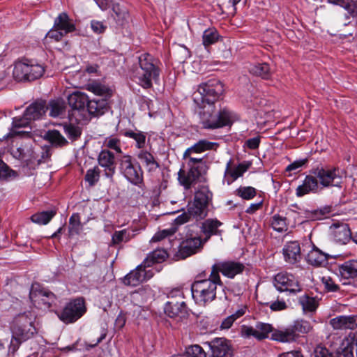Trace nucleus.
Listing matches in <instances>:
<instances>
[{
  "label": "nucleus",
  "instance_id": "nucleus-1",
  "mask_svg": "<svg viewBox=\"0 0 357 357\" xmlns=\"http://www.w3.org/2000/svg\"><path fill=\"white\" fill-rule=\"evenodd\" d=\"M342 178L340 170L336 168L326 169L317 167L310 171L302 185L297 187L296 195L303 197L310 192L316 193L319 189L330 186L341 187Z\"/></svg>",
  "mask_w": 357,
  "mask_h": 357
},
{
  "label": "nucleus",
  "instance_id": "nucleus-2",
  "mask_svg": "<svg viewBox=\"0 0 357 357\" xmlns=\"http://www.w3.org/2000/svg\"><path fill=\"white\" fill-rule=\"evenodd\" d=\"M35 319V315L30 312L15 318L10 326L12 337L8 346L9 354L14 355L23 342L32 338L37 333L34 325Z\"/></svg>",
  "mask_w": 357,
  "mask_h": 357
},
{
  "label": "nucleus",
  "instance_id": "nucleus-3",
  "mask_svg": "<svg viewBox=\"0 0 357 357\" xmlns=\"http://www.w3.org/2000/svg\"><path fill=\"white\" fill-rule=\"evenodd\" d=\"M218 286L223 287L220 274L211 271L208 278L197 280L191 285L192 296L195 302L205 306L216 298Z\"/></svg>",
  "mask_w": 357,
  "mask_h": 357
},
{
  "label": "nucleus",
  "instance_id": "nucleus-4",
  "mask_svg": "<svg viewBox=\"0 0 357 357\" xmlns=\"http://www.w3.org/2000/svg\"><path fill=\"white\" fill-rule=\"evenodd\" d=\"M213 197L212 192L206 186L201 187L195 193L194 202L190 205L188 212L178 215L174 222L181 225L191 220H201L207 215V208Z\"/></svg>",
  "mask_w": 357,
  "mask_h": 357
},
{
  "label": "nucleus",
  "instance_id": "nucleus-5",
  "mask_svg": "<svg viewBox=\"0 0 357 357\" xmlns=\"http://www.w3.org/2000/svg\"><path fill=\"white\" fill-rule=\"evenodd\" d=\"M139 68L134 74V79L144 89L152 87L153 81L159 79L160 61L149 54H142L139 57Z\"/></svg>",
  "mask_w": 357,
  "mask_h": 357
},
{
  "label": "nucleus",
  "instance_id": "nucleus-6",
  "mask_svg": "<svg viewBox=\"0 0 357 357\" xmlns=\"http://www.w3.org/2000/svg\"><path fill=\"white\" fill-rule=\"evenodd\" d=\"M199 107L202 108L199 117L203 128L215 129L230 124L231 115L228 109L224 108L216 111L211 103L204 104L203 106L200 105Z\"/></svg>",
  "mask_w": 357,
  "mask_h": 357
},
{
  "label": "nucleus",
  "instance_id": "nucleus-7",
  "mask_svg": "<svg viewBox=\"0 0 357 357\" xmlns=\"http://www.w3.org/2000/svg\"><path fill=\"white\" fill-rule=\"evenodd\" d=\"M45 67L33 59L22 58L14 63L13 75L17 82H32L40 78Z\"/></svg>",
  "mask_w": 357,
  "mask_h": 357
},
{
  "label": "nucleus",
  "instance_id": "nucleus-8",
  "mask_svg": "<svg viewBox=\"0 0 357 357\" xmlns=\"http://www.w3.org/2000/svg\"><path fill=\"white\" fill-rule=\"evenodd\" d=\"M224 91L223 84L220 81L213 79L199 85L197 90L192 96L194 101L198 105H214Z\"/></svg>",
  "mask_w": 357,
  "mask_h": 357
},
{
  "label": "nucleus",
  "instance_id": "nucleus-9",
  "mask_svg": "<svg viewBox=\"0 0 357 357\" xmlns=\"http://www.w3.org/2000/svg\"><path fill=\"white\" fill-rule=\"evenodd\" d=\"M186 160L190 167L189 171L185 173L181 169L178 172V181L185 189H190L199 181L203 174H206L208 167L203 158H188Z\"/></svg>",
  "mask_w": 357,
  "mask_h": 357
},
{
  "label": "nucleus",
  "instance_id": "nucleus-10",
  "mask_svg": "<svg viewBox=\"0 0 357 357\" xmlns=\"http://www.w3.org/2000/svg\"><path fill=\"white\" fill-rule=\"evenodd\" d=\"M119 169L126 180L132 185H139L143 183V170L131 155H124L121 158Z\"/></svg>",
  "mask_w": 357,
  "mask_h": 357
},
{
  "label": "nucleus",
  "instance_id": "nucleus-11",
  "mask_svg": "<svg viewBox=\"0 0 357 357\" xmlns=\"http://www.w3.org/2000/svg\"><path fill=\"white\" fill-rule=\"evenodd\" d=\"M86 312L84 299L79 297L69 301L58 317L65 324H72L80 319Z\"/></svg>",
  "mask_w": 357,
  "mask_h": 357
},
{
  "label": "nucleus",
  "instance_id": "nucleus-12",
  "mask_svg": "<svg viewBox=\"0 0 357 357\" xmlns=\"http://www.w3.org/2000/svg\"><path fill=\"white\" fill-rule=\"evenodd\" d=\"M274 286L280 292L297 293L301 291L298 280L291 274L279 273L274 278Z\"/></svg>",
  "mask_w": 357,
  "mask_h": 357
},
{
  "label": "nucleus",
  "instance_id": "nucleus-13",
  "mask_svg": "<svg viewBox=\"0 0 357 357\" xmlns=\"http://www.w3.org/2000/svg\"><path fill=\"white\" fill-rule=\"evenodd\" d=\"M210 349L208 357H231L233 351L229 342L223 337H217L206 342Z\"/></svg>",
  "mask_w": 357,
  "mask_h": 357
},
{
  "label": "nucleus",
  "instance_id": "nucleus-14",
  "mask_svg": "<svg viewBox=\"0 0 357 357\" xmlns=\"http://www.w3.org/2000/svg\"><path fill=\"white\" fill-rule=\"evenodd\" d=\"M29 298L35 305L44 309L50 308L56 301L53 293L33 287L30 291Z\"/></svg>",
  "mask_w": 357,
  "mask_h": 357
},
{
  "label": "nucleus",
  "instance_id": "nucleus-15",
  "mask_svg": "<svg viewBox=\"0 0 357 357\" xmlns=\"http://www.w3.org/2000/svg\"><path fill=\"white\" fill-rule=\"evenodd\" d=\"M148 268L142 263L139 265L135 269L131 271L123 278V283L126 285L136 287L144 281L150 279L153 277V272L151 270H146Z\"/></svg>",
  "mask_w": 357,
  "mask_h": 357
},
{
  "label": "nucleus",
  "instance_id": "nucleus-16",
  "mask_svg": "<svg viewBox=\"0 0 357 357\" xmlns=\"http://www.w3.org/2000/svg\"><path fill=\"white\" fill-rule=\"evenodd\" d=\"M245 268V266L240 262L234 261H228L215 264L211 267L213 273L220 272L229 278H234L236 275L241 273Z\"/></svg>",
  "mask_w": 357,
  "mask_h": 357
},
{
  "label": "nucleus",
  "instance_id": "nucleus-17",
  "mask_svg": "<svg viewBox=\"0 0 357 357\" xmlns=\"http://www.w3.org/2000/svg\"><path fill=\"white\" fill-rule=\"evenodd\" d=\"M273 328L269 324L257 323L255 327L243 326L241 335L244 337H254L259 340L266 339L270 333H273Z\"/></svg>",
  "mask_w": 357,
  "mask_h": 357
},
{
  "label": "nucleus",
  "instance_id": "nucleus-18",
  "mask_svg": "<svg viewBox=\"0 0 357 357\" xmlns=\"http://www.w3.org/2000/svg\"><path fill=\"white\" fill-rule=\"evenodd\" d=\"M98 162L103 168L105 175L112 178L116 172V162L115 156L108 149L102 150L98 155Z\"/></svg>",
  "mask_w": 357,
  "mask_h": 357
},
{
  "label": "nucleus",
  "instance_id": "nucleus-19",
  "mask_svg": "<svg viewBox=\"0 0 357 357\" xmlns=\"http://www.w3.org/2000/svg\"><path fill=\"white\" fill-rule=\"evenodd\" d=\"M68 102L70 107L74 112L82 114L84 118L86 115V107L89 102V98L84 93L80 91H75L70 94L68 97Z\"/></svg>",
  "mask_w": 357,
  "mask_h": 357
},
{
  "label": "nucleus",
  "instance_id": "nucleus-20",
  "mask_svg": "<svg viewBox=\"0 0 357 357\" xmlns=\"http://www.w3.org/2000/svg\"><path fill=\"white\" fill-rule=\"evenodd\" d=\"M335 330H354L357 327V315H340L330 320Z\"/></svg>",
  "mask_w": 357,
  "mask_h": 357
},
{
  "label": "nucleus",
  "instance_id": "nucleus-21",
  "mask_svg": "<svg viewBox=\"0 0 357 357\" xmlns=\"http://www.w3.org/2000/svg\"><path fill=\"white\" fill-rule=\"evenodd\" d=\"M202 245V241L199 237L188 238L180 245L178 256L182 259H185L196 253Z\"/></svg>",
  "mask_w": 357,
  "mask_h": 357
},
{
  "label": "nucleus",
  "instance_id": "nucleus-22",
  "mask_svg": "<svg viewBox=\"0 0 357 357\" xmlns=\"http://www.w3.org/2000/svg\"><path fill=\"white\" fill-rule=\"evenodd\" d=\"M282 253L285 261L291 264L298 262L301 258V247L297 241L287 243L282 249Z\"/></svg>",
  "mask_w": 357,
  "mask_h": 357
},
{
  "label": "nucleus",
  "instance_id": "nucleus-23",
  "mask_svg": "<svg viewBox=\"0 0 357 357\" xmlns=\"http://www.w3.org/2000/svg\"><path fill=\"white\" fill-rule=\"evenodd\" d=\"M218 146L219 144L216 142H210L206 139H200L185 151L183 158H192L191 156L192 153H201L206 151L211 150L215 151Z\"/></svg>",
  "mask_w": 357,
  "mask_h": 357
},
{
  "label": "nucleus",
  "instance_id": "nucleus-24",
  "mask_svg": "<svg viewBox=\"0 0 357 357\" xmlns=\"http://www.w3.org/2000/svg\"><path fill=\"white\" fill-rule=\"evenodd\" d=\"M339 275L344 280H357V259H350L338 265Z\"/></svg>",
  "mask_w": 357,
  "mask_h": 357
},
{
  "label": "nucleus",
  "instance_id": "nucleus-25",
  "mask_svg": "<svg viewBox=\"0 0 357 357\" xmlns=\"http://www.w3.org/2000/svg\"><path fill=\"white\" fill-rule=\"evenodd\" d=\"M164 310L167 316L174 318L185 314L187 307L183 301H169L166 303Z\"/></svg>",
  "mask_w": 357,
  "mask_h": 357
},
{
  "label": "nucleus",
  "instance_id": "nucleus-26",
  "mask_svg": "<svg viewBox=\"0 0 357 357\" xmlns=\"http://www.w3.org/2000/svg\"><path fill=\"white\" fill-rule=\"evenodd\" d=\"M338 343H340V351L346 355V352L350 354L351 357H354V351H356L357 355V333H351L342 340L338 337L336 338Z\"/></svg>",
  "mask_w": 357,
  "mask_h": 357
},
{
  "label": "nucleus",
  "instance_id": "nucleus-27",
  "mask_svg": "<svg viewBox=\"0 0 357 357\" xmlns=\"http://www.w3.org/2000/svg\"><path fill=\"white\" fill-rule=\"evenodd\" d=\"M222 225V222L217 219L208 218L205 220L202 225L201 230L206 236L205 241L211 236L220 235L221 231L219 227Z\"/></svg>",
  "mask_w": 357,
  "mask_h": 357
},
{
  "label": "nucleus",
  "instance_id": "nucleus-28",
  "mask_svg": "<svg viewBox=\"0 0 357 357\" xmlns=\"http://www.w3.org/2000/svg\"><path fill=\"white\" fill-rule=\"evenodd\" d=\"M54 25L66 34L75 31V25L66 13H60L55 18Z\"/></svg>",
  "mask_w": 357,
  "mask_h": 357
},
{
  "label": "nucleus",
  "instance_id": "nucleus-29",
  "mask_svg": "<svg viewBox=\"0 0 357 357\" xmlns=\"http://www.w3.org/2000/svg\"><path fill=\"white\" fill-rule=\"evenodd\" d=\"M107 102L105 99H93L89 100L86 107V114L94 116H98L104 114L107 110Z\"/></svg>",
  "mask_w": 357,
  "mask_h": 357
},
{
  "label": "nucleus",
  "instance_id": "nucleus-30",
  "mask_svg": "<svg viewBox=\"0 0 357 357\" xmlns=\"http://www.w3.org/2000/svg\"><path fill=\"white\" fill-rule=\"evenodd\" d=\"M137 158L149 172H155L160 165L153 155L146 150H141L137 154Z\"/></svg>",
  "mask_w": 357,
  "mask_h": 357
},
{
  "label": "nucleus",
  "instance_id": "nucleus-31",
  "mask_svg": "<svg viewBox=\"0 0 357 357\" xmlns=\"http://www.w3.org/2000/svg\"><path fill=\"white\" fill-rule=\"evenodd\" d=\"M306 260L308 264L314 266H325L328 262V255L317 248H314L310 250L307 257Z\"/></svg>",
  "mask_w": 357,
  "mask_h": 357
},
{
  "label": "nucleus",
  "instance_id": "nucleus-32",
  "mask_svg": "<svg viewBox=\"0 0 357 357\" xmlns=\"http://www.w3.org/2000/svg\"><path fill=\"white\" fill-rule=\"evenodd\" d=\"M66 105L62 99L50 100L46 109L49 111V115L53 118L61 117L66 113Z\"/></svg>",
  "mask_w": 357,
  "mask_h": 357
},
{
  "label": "nucleus",
  "instance_id": "nucleus-33",
  "mask_svg": "<svg viewBox=\"0 0 357 357\" xmlns=\"http://www.w3.org/2000/svg\"><path fill=\"white\" fill-rule=\"evenodd\" d=\"M248 71L253 75L258 76L264 79H268L272 75V71L267 63H258L250 64Z\"/></svg>",
  "mask_w": 357,
  "mask_h": 357
},
{
  "label": "nucleus",
  "instance_id": "nucleus-34",
  "mask_svg": "<svg viewBox=\"0 0 357 357\" xmlns=\"http://www.w3.org/2000/svg\"><path fill=\"white\" fill-rule=\"evenodd\" d=\"M271 339L280 342H291L296 340L293 329L290 326L282 330H275L271 335Z\"/></svg>",
  "mask_w": 357,
  "mask_h": 357
},
{
  "label": "nucleus",
  "instance_id": "nucleus-35",
  "mask_svg": "<svg viewBox=\"0 0 357 357\" xmlns=\"http://www.w3.org/2000/svg\"><path fill=\"white\" fill-rule=\"evenodd\" d=\"M54 147H63L68 144L67 139L56 130H51L46 132L43 137Z\"/></svg>",
  "mask_w": 357,
  "mask_h": 357
},
{
  "label": "nucleus",
  "instance_id": "nucleus-36",
  "mask_svg": "<svg viewBox=\"0 0 357 357\" xmlns=\"http://www.w3.org/2000/svg\"><path fill=\"white\" fill-rule=\"evenodd\" d=\"M45 112V104L43 102H34L30 105L24 112V114L31 121L40 119Z\"/></svg>",
  "mask_w": 357,
  "mask_h": 357
},
{
  "label": "nucleus",
  "instance_id": "nucleus-37",
  "mask_svg": "<svg viewBox=\"0 0 357 357\" xmlns=\"http://www.w3.org/2000/svg\"><path fill=\"white\" fill-rule=\"evenodd\" d=\"M167 257L168 254L165 249H155L147 256L143 263L149 268L155 263L163 262Z\"/></svg>",
  "mask_w": 357,
  "mask_h": 357
},
{
  "label": "nucleus",
  "instance_id": "nucleus-38",
  "mask_svg": "<svg viewBox=\"0 0 357 357\" xmlns=\"http://www.w3.org/2000/svg\"><path fill=\"white\" fill-rule=\"evenodd\" d=\"M346 353L345 355L343 354V352L340 351V343H339V346L337 347L335 352L321 345L317 346L314 350L315 357H351L349 353Z\"/></svg>",
  "mask_w": 357,
  "mask_h": 357
},
{
  "label": "nucleus",
  "instance_id": "nucleus-39",
  "mask_svg": "<svg viewBox=\"0 0 357 357\" xmlns=\"http://www.w3.org/2000/svg\"><path fill=\"white\" fill-rule=\"evenodd\" d=\"M251 165V162L244 161L238 164L234 169H231L230 162H229L227 166L226 174L230 175V176L232 178V181H235L240 176H243L244 172H245L250 168Z\"/></svg>",
  "mask_w": 357,
  "mask_h": 357
},
{
  "label": "nucleus",
  "instance_id": "nucleus-40",
  "mask_svg": "<svg viewBox=\"0 0 357 357\" xmlns=\"http://www.w3.org/2000/svg\"><path fill=\"white\" fill-rule=\"evenodd\" d=\"M124 136L132 139L135 142V147L139 149H143L146 146V134L138 130H129L124 132Z\"/></svg>",
  "mask_w": 357,
  "mask_h": 357
},
{
  "label": "nucleus",
  "instance_id": "nucleus-41",
  "mask_svg": "<svg viewBox=\"0 0 357 357\" xmlns=\"http://www.w3.org/2000/svg\"><path fill=\"white\" fill-rule=\"evenodd\" d=\"M298 303L302 306L303 310L305 312H314L319 305L318 301L314 297L309 296L307 294L300 296Z\"/></svg>",
  "mask_w": 357,
  "mask_h": 357
},
{
  "label": "nucleus",
  "instance_id": "nucleus-42",
  "mask_svg": "<svg viewBox=\"0 0 357 357\" xmlns=\"http://www.w3.org/2000/svg\"><path fill=\"white\" fill-rule=\"evenodd\" d=\"M83 225L79 213H75L69 219L68 234L70 236L78 235L82 230Z\"/></svg>",
  "mask_w": 357,
  "mask_h": 357
},
{
  "label": "nucleus",
  "instance_id": "nucleus-43",
  "mask_svg": "<svg viewBox=\"0 0 357 357\" xmlns=\"http://www.w3.org/2000/svg\"><path fill=\"white\" fill-rule=\"evenodd\" d=\"M55 215H56V211L54 210L42 211V212L33 214L31 217V220L34 223H37L39 225H46L52 220V218Z\"/></svg>",
  "mask_w": 357,
  "mask_h": 357
},
{
  "label": "nucleus",
  "instance_id": "nucleus-44",
  "mask_svg": "<svg viewBox=\"0 0 357 357\" xmlns=\"http://www.w3.org/2000/svg\"><path fill=\"white\" fill-rule=\"evenodd\" d=\"M220 36L216 29L209 28L205 30L202 36L203 45L206 47L215 43L220 38Z\"/></svg>",
  "mask_w": 357,
  "mask_h": 357
},
{
  "label": "nucleus",
  "instance_id": "nucleus-45",
  "mask_svg": "<svg viewBox=\"0 0 357 357\" xmlns=\"http://www.w3.org/2000/svg\"><path fill=\"white\" fill-rule=\"evenodd\" d=\"M290 327L293 329L294 335H296V338L298 337V334L307 333L312 329L311 324L305 320L296 321L293 325L290 326Z\"/></svg>",
  "mask_w": 357,
  "mask_h": 357
},
{
  "label": "nucleus",
  "instance_id": "nucleus-46",
  "mask_svg": "<svg viewBox=\"0 0 357 357\" xmlns=\"http://www.w3.org/2000/svg\"><path fill=\"white\" fill-rule=\"evenodd\" d=\"M133 236L134 234H132V231L131 232L127 229L116 231L112 237V243L117 245L121 243H126L129 241Z\"/></svg>",
  "mask_w": 357,
  "mask_h": 357
},
{
  "label": "nucleus",
  "instance_id": "nucleus-47",
  "mask_svg": "<svg viewBox=\"0 0 357 357\" xmlns=\"http://www.w3.org/2000/svg\"><path fill=\"white\" fill-rule=\"evenodd\" d=\"M351 233L349 228L347 225L338 227L335 231V238L336 241L345 244L350 240Z\"/></svg>",
  "mask_w": 357,
  "mask_h": 357
},
{
  "label": "nucleus",
  "instance_id": "nucleus-48",
  "mask_svg": "<svg viewBox=\"0 0 357 357\" xmlns=\"http://www.w3.org/2000/svg\"><path fill=\"white\" fill-rule=\"evenodd\" d=\"M103 146L115 151L117 153H122L121 139L114 135L106 137L103 141Z\"/></svg>",
  "mask_w": 357,
  "mask_h": 357
},
{
  "label": "nucleus",
  "instance_id": "nucleus-49",
  "mask_svg": "<svg viewBox=\"0 0 357 357\" xmlns=\"http://www.w3.org/2000/svg\"><path fill=\"white\" fill-rule=\"evenodd\" d=\"M112 10V15L118 23H122L128 16L127 10L119 3L113 4Z\"/></svg>",
  "mask_w": 357,
  "mask_h": 357
},
{
  "label": "nucleus",
  "instance_id": "nucleus-50",
  "mask_svg": "<svg viewBox=\"0 0 357 357\" xmlns=\"http://www.w3.org/2000/svg\"><path fill=\"white\" fill-rule=\"evenodd\" d=\"M271 226L277 231L282 232L287 230V219L278 214L272 217Z\"/></svg>",
  "mask_w": 357,
  "mask_h": 357
},
{
  "label": "nucleus",
  "instance_id": "nucleus-51",
  "mask_svg": "<svg viewBox=\"0 0 357 357\" xmlns=\"http://www.w3.org/2000/svg\"><path fill=\"white\" fill-rule=\"evenodd\" d=\"M236 193L242 199L250 200L256 196L257 190L253 187L241 186L236 190Z\"/></svg>",
  "mask_w": 357,
  "mask_h": 357
},
{
  "label": "nucleus",
  "instance_id": "nucleus-52",
  "mask_svg": "<svg viewBox=\"0 0 357 357\" xmlns=\"http://www.w3.org/2000/svg\"><path fill=\"white\" fill-rule=\"evenodd\" d=\"M17 174L0 158V179L7 180L10 178L16 177Z\"/></svg>",
  "mask_w": 357,
  "mask_h": 357
},
{
  "label": "nucleus",
  "instance_id": "nucleus-53",
  "mask_svg": "<svg viewBox=\"0 0 357 357\" xmlns=\"http://www.w3.org/2000/svg\"><path fill=\"white\" fill-rule=\"evenodd\" d=\"M100 169L98 167H94L89 169L85 175V181L89 183L91 186L94 185L100 178Z\"/></svg>",
  "mask_w": 357,
  "mask_h": 357
},
{
  "label": "nucleus",
  "instance_id": "nucleus-54",
  "mask_svg": "<svg viewBox=\"0 0 357 357\" xmlns=\"http://www.w3.org/2000/svg\"><path fill=\"white\" fill-rule=\"evenodd\" d=\"M177 230V228L172 227L170 229H163L155 233L150 241L151 243L158 242L163 240L166 237L172 236Z\"/></svg>",
  "mask_w": 357,
  "mask_h": 357
},
{
  "label": "nucleus",
  "instance_id": "nucleus-55",
  "mask_svg": "<svg viewBox=\"0 0 357 357\" xmlns=\"http://www.w3.org/2000/svg\"><path fill=\"white\" fill-rule=\"evenodd\" d=\"M64 132L68 137L74 141L76 140L81 135V130L79 127L72 124L65 125L63 126Z\"/></svg>",
  "mask_w": 357,
  "mask_h": 357
},
{
  "label": "nucleus",
  "instance_id": "nucleus-56",
  "mask_svg": "<svg viewBox=\"0 0 357 357\" xmlns=\"http://www.w3.org/2000/svg\"><path fill=\"white\" fill-rule=\"evenodd\" d=\"M187 356L191 357H206V353L202 347L198 344L192 345L186 349Z\"/></svg>",
  "mask_w": 357,
  "mask_h": 357
},
{
  "label": "nucleus",
  "instance_id": "nucleus-57",
  "mask_svg": "<svg viewBox=\"0 0 357 357\" xmlns=\"http://www.w3.org/2000/svg\"><path fill=\"white\" fill-rule=\"evenodd\" d=\"M87 89L98 96L105 95L109 91L107 87L98 82H93L88 84Z\"/></svg>",
  "mask_w": 357,
  "mask_h": 357
},
{
  "label": "nucleus",
  "instance_id": "nucleus-58",
  "mask_svg": "<svg viewBox=\"0 0 357 357\" xmlns=\"http://www.w3.org/2000/svg\"><path fill=\"white\" fill-rule=\"evenodd\" d=\"M66 35V34L64 33L62 31L55 28L54 25L53 27L47 33L46 38L53 39L58 42L61 40L63 37Z\"/></svg>",
  "mask_w": 357,
  "mask_h": 357
},
{
  "label": "nucleus",
  "instance_id": "nucleus-59",
  "mask_svg": "<svg viewBox=\"0 0 357 357\" xmlns=\"http://www.w3.org/2000/svg\"><path fill=\"white\" fill-rule=\"evenodd\" d=\"M31 121L24 114L22 117H15L13 119V127L14 128L26 127Z\"/></svg>",
  "mask_w": 357,
  "mask_h": 357
},
{
  "label": "nucleus",
  "instance_id": "nucleus-60",
  "mask_svg": "<svg viewBox=\"0 0 357 357\" xmlns=\"http://www.w3.org/2000/svg\"><path fill=\"white\" fill-rule=\"evenodd\" d=\"M91 28L95 33L100 34L105 31L107 26L105 25L102 22L91 20Z\"/></svg>",
  "mask_w": 357,
  "mask_h": 357
},
{
  "label": "nucleus",
  "instance_id": "nucleus-61",
  "mask_svg": "<svg viewBox=\"0 0 357 357\" xmlns=\"http://www.w3.org/2000/svg\"><path fill=\"white\" fill-rule=\"evenodd\" d=\"M307 158L296 160V161L293 162L292 163H291L290 165H289L286 167V171L287 172L295 171V170L302 167L304 165H305L307 163Z\"/></svg>",
  "mask_w": 357,
  "mask_h": 357
},
{
  "label": "nucleus",
  "instance_id": "nucleus-62",
  "mask_svg": "<svg viewBox=\"0 0 357 357\" xmlns=\"http://www.w3.org/2000/svg\"><path fill=\"white\" fill-rule=\"evenodd\" d=\"M183 293L180 289H172L168 294L170 301H183Z\"/></svg>",
  "mask_w": 357,
  "mask_h": 357
},
{
  "label": "nucleus",
  "instance_id": "nucleus-63",
  "mask_svg": "<svg viewBox=\"0 0 357 357\" xmlns=\"http://www.w3.org/2000/svg\"><path fill=\"white\" fill-rule=\"evenodd\" d=\"M270 308L273 311H280L287 309V305L284 301H276L271 303Z\"/></svg>",
  "mask_w": 357,
  "mask_h": 357
},
{
  "label": "nucleus",
  "instance_id": "nucleus-64",
  "mask_svg": "<svg viewBox=\"0 0 357 357\" xmlns=\"http://www.w3.org/2000/svg\"><path fill=\"white\" fill-rule=\"evenodd\" d=\"M323 280L328 291L334 292L338 290V286L331 278H324Z\"/></svg>",
  "mask_w": 357,
  "mask_h": 357
}]
</instances>
